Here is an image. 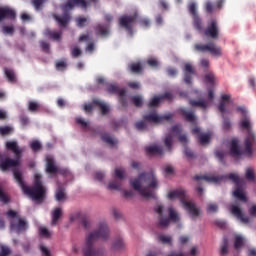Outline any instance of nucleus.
Wrapping results in <instances>:
<instances>
[{
  "mask_svg": "<svg viewBox=\"0 0 256 256\" xmlns=\"http://www.w3.org/2000/svg\"><path fill=\"white\" fill-rule=\"evenodd\" d=\"M99 239H101V241H107V239H109V226H107L105 222H101L98 229L90 232L85 237L84 246L82 248L84 256H103L105 254V250L102 248H95V243H97Z\"/></svg>",
  "mask_w": 256,
  "mask_h": 256,
  "instance_id": "1",
  "label": "nucleus"
},
{
  "mask_svg": "<svg viewBox=\"0 0 256 256\" xmlns=\"http://www.w3.org/2000/svg\"><path fill=\"white\" fill-rule=\"evenodd\" d=\"M130 185L134 191H138L144 199H155V194L151 189H157L159 187V180L155 176V172H142L138 175V178L131 179Z\"/></svg>",
  "mask_w": 256,
  "mask_h": 256,
  "instance_id": "2",
  "label": "nucleus"
},
{
  "mask_svg": "<svg viewBox=\"0 0 256 256\" xmlns=\"http://www.w3.org/2000/svg\"><path fill=\"white\" fill-rule=\"evenodd\" d=\"M13 175L16 183H18L19 187H21L22 191L25 195H28L30 199L33 201H43V199H45L47 189H45L43 182H41V174H35L34 184L32 187L25 185V181H23V174L18 169L13 170Z\"/></svg>",
  "mask_w": 256,
  "mask_h": 256,
  "instance_id": "3",
  "label": "nucleus"
},
{
  "mask_svg": "<svg viewBox=\"0 0 256 256\" xmlns=\"http://www.w3.org/2000/svg\"><path fill=\"white\" fill-rule=\"evenodd\" d=\"M97 1L98 0H90V2L86 0H67L66 3L60 5L63 15L59 16L57 14H53V19H55L59 27H67L71 21V14L69 12L72 11V9H75V7L87 9V7H89V3H97Z\"/></svg>",
  "mask_w": 256,
  "mask_h": 256,
  "instance_id": "4",
  "label": "nucleus"
},
{
  "mask_svg": "<svg viewBox=\"0 0 256 256\" xmlns=\"http://www.w3.org/2000/svg\"><path fill=\"white\" fill-rule=\"evenodd\" d=\"M6 149H8V151H12V153H14L15 155V159H11V158H4L1 160L0 162V169L1 171H9V169H12V171H15V169H18V171L21 172V170H19V165H21V155L23 153V150L21 148H19V144H17V141H8L6 142Z\"/></svg>",
  "mask_w": 256,
  "mask_h": 256,
  "instance_id": "5",
  "label": "nucleus"
},
{
  "mask_svg": "<svg viewBox=\"0 0 256 256\" xmlns=\"http://www.w3.org/2000/svg\"><path fill=\"white\" fill-rule=\"evenodd\" d=\"M168 199L171 201H173V199H180L181 203L184 205V208L186 211H188L193 219H197V217L201 214V210L197 208L195 203L187 201V192L183 188L170 191L168 193Z\"/></svg>",
  "mask_w": 256,
  "mask_h": 256,
  "instance_id": "6",
  "label": "nucleus"
},
{
  "mask_svg": "<svg viewBox=\"0 0 256 256\" xmlns=\"http://www.w3.org/2000/svg\"><path fill=\"white\" fill-rule=\"evenodd\" d=\"M156 213H158V225L160 229H167L169 223H179V213L173 207L168 208V217L163 216V206L159 205L155 208Z\"/></svg>",
  "mask_w": 256,
  "mask_h": 256,
  "instance_id": "7",
  "label": "nucleus"
},
{
  "mask_svg": "<svg viewBox=\"0 0 256 256\" xmlns=\"http://www.w3.org/2000/svg\"><path fill=\"white\" fill-rule=\"evenodd\" d=\"M195 181H207L208 183H220L225 179H230L232 183L235 184V187H240L243 184V179L239 177V175L235 173H230L228 176H203V175H196L194 176Z\"/></svg>",
  "mask_w": 256,
  "mask_h": 256,
  "instance_id": "8",
  "label": "nucleus"
},
{
  "mask_svg": "<svg viewBox=\"0 0 256 256\" xmlns=\"http://www.w3.org/2000/svg\"><path fill=\"white\" fill-rule=\"evenodd\" d=\"M194 49L195 51H198V53H210L213 57H222L223 55L221 46H217L213 41L208 42L207 44H195Z\"/></svg>",
  "mask_w": 256,
  "mask_h": 256,
  "instance_id": "9",
  "label": "nucleus"
},
{
  "mask_svg": "<svg viewBox=\"0 0 256 256\" xmlns=\"http://www.w3.org/2000/svg\"><path fill=\"white\" fill-rule=\"evenodd\" d=\"M188 11L192 17L193 27L201 33L203 31V19L199 16V12H197V4L195 2L190 3Z\"/></svg>",
  "mask_w": 256,
  "mask_h": 256,
  "instance_id": "10",
  "label": "nucleus"
},
{
  "mask_svg": "<svg viewBox=\"0 0 256 256\" xmlns=\"http://www.w3.org/2000/svg\"><path fill=\"white\" fill-rule=\"evenodd\" d=\"M139 14L134 13L133 15H123L119 18V26L128 31L130 35H133V27L137 21Z\"/></svg>",
  "mask_w": 256,
  "mask_h": 256,
  "instance_id": "11",
  "label": "nucleus"
},
{
  "mask_svg": "<svg viewBox=\"0 0 256 256\" xmlns=\"http://www.w3.org/2000/svg\"><path fill=\"white\" fill-rule=\"evenodd\" d=\"M219 32V22L217 19H210L206 29L204 30L205 37H209L210 39H219Z\"/></svg>",
  "mask_w": 256,
  "mask_h": 256,
  "instance_id": "12",
  "label": "nucleus"
},
{
  "mask_svg": "<svg viewBox=\"0 0 256 256\" xmlns=\"http://www.w3.org/2000/svg\"><path fill=\"white\" fill-rule=\"evenodd\" d=\"M174 115L171 113L165 114V115H157V113H151V114H147L144 115L142 117V119H144V121H147L148 123H164V121H171V119H173Z\"/></svg>",
  "mask_w": 256,
  "mask_h": 256,
  "instance_id": "13",
  "label": "nucleus"
},
{
  "mask_svg": "<svg viewBox=\"0 0 256 256\" xmlns=\"http://www.w3.org/2000/svg\"><path fill=\"white\" fill-rule=\"evenodd\" d=\"M225 5V0H216V4L211 0H207L204 4V9L208 15H213L215 11H221Z\"/></svg>",
  "mask_w": 256,
  "mask_h": 256,
  "instance_id": "14",
  "label": "nucleus"
},
{
  "mask_svg": "<svg viewBox=\"0 0 256 256\" xmlns=\"http://www.w3.org/2000/svg\"><path fill=\"white\" fill-rule=\"evenodd\" d=\"M17 13L15 10L9 8V6L0 7V23L5 21V19L15 20Z\"/></svg>",
  "mask_w": 256,
  "mask_h": 256,
  "instance_id": "15",
  "label": "nucleus"
},
{
  "mask_svg": "<svg viewBox=\"0 0 256 256\" xmlns=\"http://www.w3.org/2000/svg\"><path fill=\"white\" fill-rule=\"evenodd\" d=\"M231 213L232 215H234V217H236V219H238L239 221H241V223H244L245 225H247V223H249L250 221L249 216H245L243 210H241L239 206L235 204L231 206Z\"/></svg>",
  "mask_w": 256,
  "mask_h": 256,
  "instance_id": "16",
  "label": "nucleus"
},
{
  "mask_svg": "<svg viewBox=\"0 0 256 256\" xmlns=\"http://www.w3.org/2000/svg\"><path fill=\"white\" fill-rule=\"evenodd\" d=\"M179 114L183 117L187 123H191V125H197V116L194 112H189L185 108L178 109Z\"/></svg>",
  "mask_w": 256,
  "mask_h": 256,
  "instance_id": "17",
  "label": "nucleus"
},
{
  "mask_svg": "<svg viewBox=\"0 0 256 256\" xmlns=\"http://www.w3.org/2000/svg\"><path fill=\"white\" fill-rule=\"evenodd\" d=\"M11 229L16 231V233H27V229H29V223L25 218L19 219L18 223H11Z\"/></svg>",
  "mask_w": 256,
  "mask_h": 256,
  "instance_id": "18",
  "label": "nucleus"
},
{
  "mask_svg": "<svg viewBox=\"0 0 256 256\" xmlns=\"http://www.w3.org/2000/svg\"><path fill=\"white\" fill-rule=\"evenodd\" d=\"M192 135H197L200 145H207L211 141V135L201 133V128L195 127L192 129Z\"/></svg>",
  "mask_w": 256,
  "mask_h": 256,
  "instance_id": "19",
  "label": "nucleus"
},
{
  "mask_svg": "<svg viewBox=\"0 0 256 256\" xmlns=\"http://www.w3.org/2000/svg\"><path fill=\"white\" fill-rule=\"evenodd\" d=\"M230 155L231 157H241L243 150L239 147V139L233 138L230 142Z\"/></svg>",
  "mask_w": 256,
  "mask_h": 256,
  "instance_id": "20",
  "label": "nucleus"
},
{
  "mask_svg": "<svg viewBox=\"0 0 256 256\" xmlns=\"http://www.w3.org/2000/svg\"><path fill=\"white\" fill-rule=\"evenodd\" d=\"M193 75H195V68L190 63L184 65V82L186 85H191L193 81Z\"/></svg>",
  "mask_w": 256,
  "mask_h": 256,
  "instance_id": "21",
  "label": "nucleus"
},
{
  "mask_svg": "<svg viewBox=\"0 0 256 256\" xmlns=\"http://www.w3.org/2000/svg\"><path fill=\"white\" fill-rule=\"evenodd\" d=\"M58 171L59 167L55 165V160L53 157L48 156L46 158V173H48V175H57Z\"/></svg>",
  "mask_w": 256,
  "mask_h": 256,
  "instance_id": "22",
  "label": "nucleus"
},
{
  "mask_svg": "<svg viewBox=\"0 0 256 256\" xmlns=\"http://www.w3.org/2000/svg\"><path fill=\"white\" fill-rule=\"evenodd\" d=\"M231 99V96L227 94H223L221 96V101L218 105V111H220L222 117H225V113H229V110H227V103H229Z\"/></svg>",
  "mask_w": 256,
  "mask_h": 256,
  "instance_id": "23",
  "label": "nucleus"
},
{
  "mask_svg": "<svg viewBox=\"0 0 256 256\" xmlns=\"http://www.w3.org/2000/svg\"><path fill=\"white\" fill-rule=\"evenodd\" d=\"M254 142H255V135L249 133L248 136L246 137L245 141H244L245 151L249 155H251V153H253V143Z\"/></svg>",
  "mask_w": 256,
  "mask_h": 256,
  "instance_id": "24",
  "label": "nucleus"
},
{
  "mask_svg": "<svg viewBox=\"0 0 256 256\" xmlns=\"http://www.w3.org/2000/svg\"><path fill=\"white\" fill-rule=\"evenodd\" d=\"M96 35H101V37H107L109 35V25L97 24L94 27Z\"/></svg>",
  "mask_w": 256,
  "mask_h": 256,
  "instance_id": "25",
  "label": "nucleus"
},
{
  "mask_svg": "<svg viewBox=\"0 0 256 256\" xmlns=\"http://www.w3.org/2000/svg\"><path fill=\"white\" fill-rule=\"evenodd\" d=\"M128 68L131 73H135L136 75L143 73V65L141 62H132L128 65Z\"/></svg>",
  "mask_w": 256,
  "mask_h": 256,
  "instance_id": "26",
  "label": "nucleus"
},
{
  "mask_svg": "<svg viewBox=\"0 0 256 256\" xmlns=\"http://www.w3.org/2000/svg\"><path fill=\"white\" fill-rule=\"evenodd\" d=\"M233 195L234 197H236V199H239V201H242L243 203H247V196L243 192L241 185L236 186V189L234 190Z\"/></svg>",
  "mask_w": 256,
  "mask_h": 256,
  "instance_id": "27",
  "label": "nucleus"
},
{
  "mask_svg": "<svg viewBox=\"0 0 256 256\" xmlns=\"http://www.w3.org/2000/svg\"><path fill=\"white\" fill-rule=\"evenodd\" d=\"M93 104L99 107L102 115H107L109 113V106L99 99H93Z\"/></svg>",
  "mask_w": 256,
  "mask_h": 256,
  "instance_id": "28",
  "label": "nucleus"
},
{
  "mask_svg": "<svg viewBox=\"0 0 256 256\" xmlns=\"http://www.w3.org/2000/svg\"><path fill=\"white\" fill-rule=\"evenodd\" d=\"M146 153L147 155H163V148L161 146H148Z\"/></svg>",
  "mask_w": 256,
  "mask_h": 256,
  "instance_id": "29",
  "label": "nucleus"
},
{
  "mask_svg": "<svg viewBox=\"0 0 256 256\" xmlns=\"http://www.w3.org/2000/svg\"><path fill=\"white\" fill-rule=\"evenodd\" d=\"M123 249H125L123 238L116 239L112 244V251H123Z\"/></svg>",
  "mask_w": 256,
  "mask_h": 256,
  "instance_id": "30",
  "label": "nucleus"
},
{
  "mask_svg": "<svg viewBox=\"0 0 256 256\" xmlns=\"http://www.w3.org/2000/svg\"><path fill=\"white\" fill-rule=\"evenodd\" d=\"M63 215V210L61 208H55L52 212V225H57V221L61 219Z\"/></svg>",
  "mask_w": 256,
  "mask_h": 256,
  "instance_id": "31",
  "label": "nucleus"
},
{
  "mask_svg": "<svg viewBox=\"0 0 256 256\" xmlns=\"http://www.w3.org/2000/svg\"><path fill=\"white\" fill-rule=\"evenodd\" d=\"M44 35H46V37H49L50 39H53L54 41H59V39H61L62 33L46 29Z\"/></svg>",
  "mask_w": 256,
  "mask_h": 256,
  "instance_id": "32",
  "label": "nucleus"
},
{
  "mask_svg": "<svg viewBox=\"0 0 256 256\" xmlns=\"http://www.w3.org/2000/svg\"><path fill=\"white\" fill-rule=\"evenodd\" d=\"M40 109H41V104H39V102H37V101H29L28 102V110L31 113H37V112H39Z\"/></svg>",
  "mask_w": 256,
  "mask_h": 256,
  "instance_id": "33",
  "label": "nucleus"
},
{
  "mask_svg": "<svg viewBox=\"0 0 256 256\" xmlns=\"http://www.w3.org/2000/svg\"><path fill=\"white\" fill-rule=\"evenodd\" d=\"M241 129H245L248 133L251 132V120L246 116L240 121Z\"/></svg>",
  "mask_w": 256,
  "mask_h": 256,
  "instance_id": "34",
  "label": "nucleus"
},
{
  "mask_svg": "<svg viewBox=\"0 0 256 256\" xmlns=\"http://www.w3.org/2000/svg\"><path fill=\"white\" fill-rule=\"evenodd\" d=\"M5 76L9 83H17V77L15 76V72L11 69H5Z\"/></svg>",
  "mask_w": 256,
  "mask_h": 256,
  "instance_id": "35",
  "label": "nucleus"
},
{
  "mask_svg": "<svg viewBox=\"0 0 256 256\" xmlns=\"http://www.w3.org/2000/svg\"><path fill=\"white\" fill-rule=\"evenodd\" d=\"M30 149L34 153H37L38 151H41V149H43V145L39 140H33L32 142H30Z\"/></svg>",
  "mask_w": 256,
  "mask_h": 256,
  "instance_id": "36",
  "label": "nucleus"
},
{
  "mask_svg": "<svg viewBox=\"0 0 256 256\" xmlns=\"http://www.w3.org/2000/svg\"><path fill=\"white\" fill-rule=\"evenodd\" d=\"M192 107H201V109H207V102L205 100H190Z\"/></svg>",
  "mask_w": 256,
  "mask_h": 256,
  "instance_id": "37",
  "label": "nucleus"
},
{
  "mask_svg": "<svg viewBox=\"0 0 256 256\" xmlns=\"http://www.w3.org/2000/svg\"><path fill=\"white\" fill-rule=\"evenodd\" d=\"M14 129L11 126H0V135L2 137H7V135H11Z\"/></svg>",
  "mask_w": 256,
  "mask_h": 256,
  "instance_id": "38",
  "label": "nucleus"
},
{
  "mask_svg": "<svg viewBox=\"0 0 256 256\" xmlns=\"http://www.w3.org/2000/svg\"><path fill=\"white\" fill-rule=\"evenodd\" d=\"M101 139L104 141V143L110 145V147H114V145L117 143V140L113 139L109 134H103Z\"/></svg>",
  "mask_w": 256,
  "mask_h": 256,
  "instance_id": "39",
  "label": "nucleus"
},
{
  "mask_svg": "<svg viewBox=\"0 0 256 256\" xmlns=\"http://www.w3.org/2000/svg\"><path fill=\"white\" fill-rule=\"evenodd\" d=\"M107 91L112 95H119V93H121V90L117 84H107Z\"/></svg>",
  "mask_w": 256,
  "mask_h": 256,
  "instance_id": "40",
  "label": "nucleus"
},
{
  "mask_svg": "<svg viewBox=\"0 0 256 256\" xmlns=\"http://www.w3.org/2000/svg\"><path fill=\"white\" fill-rule=\"evenodd\" d=\"M118 95L120 97L119 101L122 107H127V98H126L127 91L125 89H121Z\"/></svg>",
  "mask_w": 256,
  "mask_h": 256,
  "instance_id": "41",
  "label": "nucleus"
},
{
  "mask_svg": "<svg viewBox=\"0 0 256 256\" xmlns=\"http://www.w3.org/2000/svg\"><path fill=\"white\" fill-rule=\"evenodd\" d=\"M164 145L167 147L168 151H171V147L173 146V134L169 133L166 135Z\"/></svg>",
  "mask_w": 256,
  "mask_h": 256,
  "instance_id": "42",
  "label": "nucleus"
},
{
  "mask_svg": "<svg viewBox=\"0 0 256 256\" xmlns=\"http://www.w3.org/2000/svg\"><path fill=\"white\" fill-rule=\"evenodd\" d=\"M227 253H229V240L227 238H223L220 255H227Z\"/></svg>",
  "mask_w": 256,
  "mask_h": 256,
  "instance_id": "43",
  "label": "nucleus"
},
{
  "mask_svg": "<svg viewBox=\"0 0 256 256\" xmlns=\"http://www.w3.org/2000/svg\"><path fill=\"white\" fill-rule=\"evenodd\" d=\"M108 189H111L112 191H120L121 190V181L114 180L109 183Z\"/></svg>",
  "mask_w": 256,
  "mask_h": 256,
  "instance_id": "44",
  "label": "nucleus"
},
{
  "mask_svg": "<svg viewBox=\"0 0 256 256\" xmlns=\"http://www.w3.org/2000/svg\"><path fill=\"white\" fill-rule=\"evenodd\" d=\"M158 241L163 243V245H171L173 243V238H171V236L160 235L158 236Z\"/></svg>",
  "mask_w": 256,
  "mask_h": 256,
  "instance_id": "45",
  "label": "nucleus"
},
{
  "mask_svg": "<svg viewBox=\"0 0 256 256\" xmlns=\"http://www.w3.org/2000/svg\"><path fill=\"white\" fill-rule=\"evenodd\" d=\"M56 201H63L65 199V189L58 187L55 194Z\"/></svg>",
  "mask_w": 256,
  "mask_h": 256,
  "instance_id": "46",
  "label": "nucleus"
},
{
  "mask_svg": "<svg viewBox=\"0 0 256 256\" xmlns=\"http://www.w3.org/2000/svg\"><path fill=\"white\" fill-rule=\"evenodd\" d=\"M132 103L135 107H143V97L136 95L131 97Z\"/></svg>",
  "mask_w": 256,
  "mask_h": 256,
  "instance_id": "47",
  "label": "nucleus"
},
{
  "mask_svg": "<svg viewBox=\"0 0 256 256\" xmlns=\"http://www.w3.org/2000/svg\"><path fill=\"white\" fill-rule=\"evenodd\" d=\"M138 23L143 29H149L151 27V19L149 18H141L138 20Z\"/></svg>",
  "mask_w": 256,
  "mask_h": 256,
  "instance_id": "48",
  "label": "nucleus"
},
{
  "mask_svg": "<svg viewBox=\"0 0 256 256\" xmlns=\"http://www.w3.org/2000/svg\"><path fill=\"white\" fill-rule=\"evenodd\" d=\"M159 103H161V97L160 96H154L148 103V107H159Z\"/></svg>",
  "mask_w": 256,
  "mask_h": 256,
  "instance_id": "49",
  "label": "nucleus"
},
{
  "mask_svg": "<svg viewBox=\"0 0 256 256\" xmlns=\"http://www.w3.org/2000/svg\"><path fill=\"white\" fill-rule=\"evenodd\" d=\"M225 151L223 150H216L215 151V157L218 158V161H220V163H222V165H225Z\"/></svg>",
  "mask_w": 256,
  "mask_h": 256,
  "instance_id": "50",
  "label": "nucleus"
},
{
  "mask_svg": "<svg viewBox=\"0 0 256 256\" xmlns=\"http://www.w3.org/2000/svg\"><path fill=\"white\" fill-rule=\"evenodd\" d=\"M11 255V248L7 245H0V256H9Z\"/></svg>",
  "mask_w": 256,
  "mask_h": 256,
  "instance_id": "51",
  "label": "nucleus"
},
{
  "mask_svg": "<svg viewBox=\"0 0 256 256\" xmlns=\"http://www.w3.org/2000/svg\"><path fill=\"white\" fill-rule=\"evenodd\" d=\"M205 82L213 85L215 83V74L213 72L205 74Z\"/></svg>",
  "mask_w": 256,
  "mask_h": 256,
  "instance_id": "52",
  "label": "nucleus"
},
{
  "mask_svg": "<svg viewBox=\"0 0 256 256\" xmlns=\"http://www.w3.org/2000/svg\"><path fill=\"white\" fill-rule=\"evenodd\" d=\"M81 224L84 227V229L86 230L91 229V220L89 219V217L87 216L82 217Z\"/></svg>",
  "mask_w": 256,
  "mask_h": 256,
  "instance_id": "53",
  "label": "nucleus"
},
{
  "mask_svg": "<svg viewBox=\"0 0 256 256\" xmlns=\"http://www.w3.org/2000/svg\"><path fill=\"white\" fill-rule=\"evenodd\" d=\"M55 67L57 71H65V69H67V62H65V60H60L56 62Z\"/></svg>",
  "mask_w": 256,
  "mask_h": 256,
  "instance_id": "54",
  "label": "nucleus"
},
{
  "mask_svg": "<svg viewBox=\"0 0 256 256\" xmlns=\"http://www.w3.org/2000/svg\"><path fill=\"white\" fill-rule=\"evenodd\" d=\"M135 127L138 131H145L147 129V122L146 121H138L135 123Z\"/></svg>",
  "mask_w": 256,
  "mask_h": 256,
  "instance_id": "55",
  "label": "nucleus"
},
{
  "mask_svg": "<svg viewBox=\"0 0 256 256\" xmlns=\"http://www.w3.org/2000/svg\"><path fill=\"white\" fill-rule=\"evenodd\" d=\"M243 243H244L243 237L237 235L235 237L234 248L241 249V246L243 245Z\"/></svg>",
  "mask_w": 256,
  "mask_h": 256,
  "instance_id": "56",
  "label": "nucleus"
},
{
  "mask_svg": "<svg viewBox=\"0 0 256 256\" xmlns=\"http://www.w3.org/2000/svg\"><path fill=\"white\" fill-rule=\"evenodd\" d=\"M115 177L117 179H125V169H123V168H116L115 169Z\"/></svg>",
  "mask_w": 256,
  "mask_h": 256,
  "instance_id": "57",
  "label": "nucleus"
},
{
  "mask_svg": "<svg viewBox=\"0 0 256 256\" xmlns=\"http://www.w3.org/2000/svg\"><path fill=\"white\" fill-rule=\"evenodd\" d=\"M2 32L4 35H13L15 33V28H13V26H3Z\"/></svg>",
  "mask_w": 256,
  "mask_h": 256,
  "instance_id": "58",
  "label": "nucleus"
},
{
  "mask_svg": "<svg viewBox=\"0 0 256 256\" xmlns=\"http://www.w3.org/2000/svg\"><path fill=\"white\" fill-rule=\"evenodd\" d=\"M81 54H82L81 48L79 47L72 48L71 55L73 59H77V57H81Z\"/></svg>",
  "mask_w": 256,
  "mask_h": 256,
  "instance_id": "59",
  "label": "nucleus"
},
{
  "mask_svg": "<svg viewBox=\"0 0 256 256\" xmlns=\"http://www.w3.org/2000/svg\"><path fill=\"white\" fill-rule=\"evenodd\" d=\"M246 179L248 181H255V172L253 171V169L248 168L246 170Z\"/></svg>",
  "mask_w": 256,
  "mask_h": 256,
  "instance_id": "60",
  "label": "nucleus"
},
{
  "mask_svg": "<svg viewBox=\"0 0 256 256\" xmlns=\"http://www.w3.org/2000/svg\"><path fill=\"white\" fill-rule=\"evenodd\" d=\"M207 211L208 213H217V211H219V206L215 203H210L207 206Z\"/></svg>",
  "mask_w": 256,
  "mask_h": 256,
  "instance_id": "61",
  "label": "nucleus"
},
{
  "mask_svg": "<svg viewBox=\"0 0 256 256\" xmlns=\"http://www.w3.org/2000/svg\"><path fill=\"white\" fill-rule=\"evenodd\" d=\"M76 23H77L78 27L83 28V27H85V25H87V18L78 17V18H76Z\"/></svg>",
  "mask_w": 256,
  "mask_h": 256,
  "instance_id": "62",
  "label": "nucleus"
},
{
  "mask_svg": "<svg viewBox=\"0 0 256 256\" xmlns=\"http://www.w3.org/2000/svg\"><path fill=\"white\" fill-rule=\"evenodd\" d=\"M39 233H40L41 237H46V239H48V237H51V233L45 227H40L39 228Z\"/></svg>",
  "mask_w": 256,
  "mask_h": 256,
  "instance_id": "63",
  "label": "nucleus"
},
{
  "mask_svg": "<svg viewBox=\"0 0 256 256\" xmlns=\"http://www.w3.org/2000/svg\"><path fill=\"white\" fill-rule=\"evenodd\" d=\"M40 47H41V50L44 51V53H49V49H50L49 42L41 41Z\"/></svg>",
  "mask_w": 256,
  "mask_h": 256,
  "instance_id": "64",
  "label": "nucleus"
}]
</instances>
